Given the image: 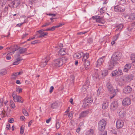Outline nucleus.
<instances>
[{
    "label": "nucleus",
    "mask_w": 135,
    "mask_h": 135,
    "mask_svg": "<svg viewBox=\"0 0 135 135\" xmlns=\"http://www.w3.org/2000/svg\"><path fill=\"white\" fill-rule=\"evenodd\" d=\"M102 87H100L98 90L97 93V95L98 96L100 94V93L102 92Z\"/></svg>",
    "instance_id": "obj_31"
},
{
    "label": "nucleus",
    "mask_w": 135,
    "mask_h": 135,
    "mask_svg": "<svg viewBox=\"0 0 135 135\" xmlns=\"http://www.w3.org/2000/svg\"><path fill=\"white\" fill-rule=\"evenodd\" d=\"M14 47V50H13V51H12L10 52V54H13L15 51H16L17 50L21 48L20 47H18L17 45H16V46H15Z\"/></svg>",
    "instance_id": "obj_28"
},
{
    "label": "nucleus",
    "mask_w": 135,
    "mask_h": 135,
    "mask_svg": "<svg viewBox=\"0 0 135 135\" xmlns=\"http://www.w3.org/2000/svg\"><path fill=\"white\" fill-rule=\"evenodd\" d=\"M87 32H78L77 33V34L78 35H83L84 34H85Z\"/></svg>",
    "instance_id": "obj_53"
},
{
    "label": "nucleus",
    "mask_w": 135,
    "mask_h": 135,
    "mask_svg": "<svg viewBox=\"0 0 135 135\" xmlns=\"http://www.w3.org/2000/svg\"><path fill=\"white\" fill-rule=\"evenodd\" d=\"M103 8L102 7L100 9V13L102 14L104 13L105 11L103 10Z\"/></svg>",
    "instance_id": "obj_49"
},
{
    "label": "nucleus",
    "mask_w": 135,
    "mask_h": 135,
    "mask_svg": "<svg viewBox=\"0 0 135 135\" xmlns=\"http://www.w3.org/2000/svg\"><path fill=\"white\" fill-rule=\"evenodd\" d=\"M48 15L52 17H55L56 16V14H51V13H49Z\"/></svg>",
    "instance_id": "obj_63"
},
{
    "label": "nucleus",
    "mask_w": 135,
    "mask_h": 135,
    "mask_svg": "<svg viewBox=\"0 0 135 135\" xmlns=\"http://www.w3.org/2000/svg\"><path fill=\"white\" fill-rule=\"evenodd\" d=\"M12 55L11 54H10V53H9L6 56V59L7 60H10L11 59V56H9L8 55Z\"/></svg>",
    "instance_id": "obj_44"
},
{
    "label": "nucleus",
    "mask_w": 135,
    "mask_h": 135,
    "mask_svg": "<svg viewBox=\"0 0 135 135\" xmlns=\"http://www.w3.org/2000/svg\"><path fill=\"white\" fill-rule=\"evenodd\" d=\"M123 78L124 79H126L127 82V80L131 81L133 79V76L132 74H131L126 76L125 77H124Z\"/></svg>",
    "instance_id": "obj_20"
},
{
    "label": "nucleus",
    "mask_w": 135,
    "mask_h": 135,
    "mask_svg": "<svg viewBox=\"0 0 135 135\" xmlns=\"http://www.w3.org/2000/svg\"><path fill=\"white\" fill-rule=\"evenodd\" d=\"M84 64L85 68L86 69H88V66L90 65V62L89 61L87 60L84 61Z\"/></svg>",
    "instance_id": "obj_25"
},
{
    "label": "nucleus",
    "mask_w": 135,
    "mask_h": 135,
    "mask_svg": "<svg viewBox=\"0 0 135 135\" xmlns=\"http://www.w3.org/2000/svg\"><path fill=\"white\" fill-rule=\"evenodd\" d=\"M68 55L67 56H65L60 58L61 60L62 64L65 63L67 61L68 59Z\"/></svg>",
    "instance_id": "obj_19"
},
{
    "label": "nucleus",
    "mask_w": 135,
    "mask_h": 135,
    "mask_svg": "<svg viewBox=\"0 0 135 135\" xmlns=\"http://www.w3.org/2000/svg\"><path fill=\"white\" fill-rule=\"evenodd\" d=\"M22 60V59H20L19 58H17L16 60V61L14 62L13 63V64L14 65H16L18 64L19 63V62L21 61Z\"/></svg>",
    "instance_id": "obj_26"
},
{
    "label": "nucleus",
    "mask_w": 135,
    "mask_h": 135,
    "mask_svg": "<svg viewBox=\"0 0 135 135\" xmlns=\"http://www.w3.org/2000/svg\"><path fill=\"white\" fill-rule=\"evenodd\" d=\"M45 31V30H43L42 29L38 31H37V32L39 33H41L42 32H43Z\"/></svg>",
    "instance_id": "obj_54"
},
{
    "label": "nucleus",
    "mask_w": 135,
    "mask_h": 135,
    "mask_svg": "<svg viewBox=\"0 0 135 135\" xmlns=\"http://www.w3.org/2000/svg\"><path fill=\"white\" fill-rule=\"evenodd\" d=\"M54 89V87L53 86H51L50 88V90L49 92L50 93H51L52 92L53 90Z\"/></svg>",
    "instance_id": "obj_51"
},
{
    "label": "nucleus",
    "mask_w": 135,
    "mask_h": 135,
    "mask_svg": "<svg viewBox=\"0 0 135 135\" xmlns=\"http://www.w3.org/2000/svg\"><path fill=\"white\" fill-rule=\"evenodd\" d=\"M119 115L121 118H123L125 116V114L122 112L120 111L119 113Z\"/></svg>",
    "instance_id": "obj_34"
},
{
    "label": "nucleus",
    "mask_w": 135,
    "mask_h": 135,
    "mask_svg": "<svg viewBox=\"0 0 135 135\" xmlns=\"http://www.w3.org/2000/svg\"><path fill=\"white\" fill-rule=\"evenodd\" d=\"M56 28H57L56 26H54L52 27L51 28H50L51 30L52 31H54Z\"/></svg>",
    "instance_id": "obj_57"
},
{
    "label": "nucleus",
    "mask_w": 135,
    "mask_h": 135,
    "mask_svg": "<svg viewBox=\"0 0 135 135\" xmlns=\"http://www.w3.org/2000/svg\"><path fill=\"white\" fill-rule=\"evenodd\" d=\"M121 53L119 52H117L114 53L111 57L112 60L114 62H116L119 60L122 56Z\"/></svg>",
    "instance_id": "obj_2"
},
{
    "label": "nucleus",
    "mask_w": 135,
    "mask_h": 135,
    "mask_svg": "<svg viewBox=\"0 0 135 135\" xmlns=\"http://www.w3.org/2000/svg\"><path fill=\"white\" fill-rule=\"evenodd\" d=\"M104 57H102L99 59L96 63V64L97 67L100 66L103 62L104 60L103 58Z\"/></svg>",
    "instance_id": "obj_12"
},
{
    "label": "nucleus",
    "mask_w": 135,
    "mask_h": 135,
    "mask_svg": "<svg viewBox=\"0 0 135 135\" xmlns=\"http://www.w3.org/2000/svg\"><path fill=\"white\" fill-rule=\"evenodd\" d=\"M131 103V100L129 98H127L124 99L122 101V104L123 106L129 105Z\"/></svg>",
    "instance_id": "obj_8"
},
{
    "label": "nucleus",
    "mask_w": 135,
    "mask_h": 135,
    "mask_svg": "<svg viewBox=\"0 0 135 135\" xmlns=\"http://www.w3.org/2000/svg\"><path fill=\"white\" fill-rule=\"evenodd\" d=\"M83 55V53L82 52H81L80 53H75L73 55V56L74 58L79 59Z\"/></svg>",
    "instance_id": "obj_14"
},
{
    "label": "nucleus",
    "mask_w": 135,
    "mask_h": 135,
    "mask_svg": "<svg viewBox=\"0 0 135 135\" xmlns=\"http://www.w3.org/2000/svg\"><path fill=\"white\" fill-rule=\"evenodd\" d=\"M132 91V88L129 86H128L125 87L123 90V92L125 93H130Z\"/></svg>",
    "instance_id": "obj_11"
},
{
    "label": "nucleus",
    "mask_w": 135,
    "mask_h": 135,
    "mask_svg": "<svg viewBox=\"0 0 135 135\" xmlns=\"http://www.w3.org/2000/svg\"><path fill=\"white\" fill-rule=\"evenodd\" d=\"M129 17L133 20L135 19V13H132L131 15Z\"/></svg>",
    "instance_id": "obj_37"
},
{
    "label": "nucleus",
    "mask_w": 135,
    "mask_h": 135,
    "mask_svg": "<svg viewBox=\"0 0 135 135\" xmlns=\"http://www.w3.org/2000/svg\"><path fill=\"white\" fill-rule=\"evenodd\" d=\"M97 74V73H95L93 75V77L94 78H95L96 79H97L98 78V76H95V75H96Z\"/></svg>",
    "instance_id": "obj_60"
},
{
    "label": "nucleus",
    "mask_w": 135,
    "mask_h": 135,
    "mask_svg": "<svg viewBox=\"0 0 135 135\" xmlns=\"http://www.w3.org/2000/svg\"><path fill=\"white\" fill-rule=\"evenodd\" d=\"M20 97V96H15V97H14L13 98L15 102H17V101H19V99H18Z\"/></svg>",
    "instance_id": "obj_35"
},
{
    "label": "nucleus",
    "mask_w": 135,
    "mask_h": 135,
    "mask_svg": "<svg viewBox=\"0 0 135 135\" xmlns=\"http://www.w3.org/2000/svg\"><path fill=\"white\" fill-rule=\"evenodd\" d=\"M118 71L117 70H115L114 71H113L112 73V76H114L116 75H117L118 74Z\"/></svg>",
    "instance_id": "obj_32"
},
{
    "label": "nucleus",
    "mask_w": 135,
    "mask_h": 135,
    "mask_svg": "<svg viewBox=\"0 0 135 135\" xmlns=\"http://www.w3.org/2000/svg\"><path fill=\"white\" fill-rule=\"evenodd\" d=\"M106 123V122L104 120L102 119L100 120L98 123V129L101 131H103L105 129Z\"/></svg>",
    "instance_id": "obj_3"
},
{
    "label": "nucleus",
    "mask_w": 135,
    "mask_h": 135,
    "mask_svg": "<svg viewBox=\"0 0 135 135\" xmlns=\"http://www.w3.org/2000/svg\"><path fill=\"white\" fill-rule=\"evenodd\" d=\"M106 86L109 94H112V95L110 96V99H112L117 94L119 90L117 89H114L112 85L109 82L107 83Z\"/></svg>",
    "instance_id": "obj_1"
},
{
    "label": "nucleus",
    "mask_w": 135,
    "mask_h": 135,
    "mask_svg": "<svg viewBox=\"0 0 135 135\" xmlns=\"http://www.w3.org/2000/svg\"><path fill=\"white\" fill-rule=\"evenodd\" d=\"M14 119L13 118H11L10 119H9L8 122L9 123H12L13 122Z\"/></svg>",
    "instance_id": "obj_52"
},
{
    "label": "nucleus",
    "mask_w": 135,
    "mask_h": 135,
    "mask_svg": "<svg viewBox=\"0 0 135 135\" xmlns=\"http://www.w3.org/2000/svg\"><path fill=\"white\" fill-rule=\"evenodd\" d=\"M17 73H13V74L12 75L11 78L12 79H15L16 78V76H17Z\"/></svg>",
    "instance_id": "obj_43"
},
{
    "label": "nucleus",
    "mask_w": 135,
    "mask_h": 135,
    "mask_svg": "<svg viewBox=\"0 0 135 135\" xmlns=\"http://www.w3.org/2000/svg\"><path fill=\"white\" fill-rule=\"evenodd\" d=\"M41 34L38 36L39 38H42L43 37L46 36L48 34L47 32H43L41 33H40Z\"/></svg>",
    "instance_id": "obj_29"
},
{
    "label": "nucleus",
    "mask_w": 135,
    "mask_h": 135,
    "mask_svg": "<svg viewBox=\"0 0 135 135\" xmlns=\"http://www.w3.org/2000/svg\"><path fill=\"white\" fill-rule=\"evenodd\" d=\"M25 22L21 23H18L16 25V26L17 27H20Z\"/></svg>",
    "instance_id": "obj_55"
},
{
    "label": "nucleus",
    "mask_w": 135,
    "mask_h": 135,
    "mask_svg": "<svg viewBox=\"0 0 135 135\" xmlns=\"http://www.w3.org/2000/svg\"><path fill=\"white\" fill-rule=\"evenodd\" d=\"M125 7L123 5L116 6L114 7V10L116 12H123L125 11Z\"/></svg>",
    "instance_id": "obj_5"
},
{
    "label": "nucleus",
    "mask_w": 135,
    "mask_h": 135,
    "mask_svg": "<svg viewBox=\"0 0 135 135\" xmlns=\"http://www.w3.org/2000/svg\"><path fill=\"white\" fill-rule=\"evenodd\" d=\"M101 135H107V132L106 131H105L103 132L101 134Z\"/></svg>",
    "instance_id": "obj_64"
},
{
    "label": "nucleus",
    "mask_w": 135,
    "mask_h": 135,
    "mask_svg": "<svg viewBox=\"0 0 135 135\" xmlns=\"http://www.w3.org/2000/svg\"><path fill=\"white\" fill-rule=\"evenodd\" d=\"M56 128L57 129H59L60 126V124L59 123V122H56Z\"/></svg>",
    "instance_id": "obj_46"
},
{
    "label": "nucleus",
    "mask_w": 135,
    "mask_h": 135,
    "mask_svg": "<svg viewBox=\"0 0 135 135\" xmlns=\"http://www.w3.org/2000/svg\"><path fill=\"white\" fill-rule=\"evenodd\" d=\"M27 49L26 48H20L19 50L18 53L21 54H24L26 52Z\"/></svg>",
    "instance_id": "obj_23"
},
{
    "label": "nucleus",
    "mask_w": 135,
    "mask_h": 135,
    "mask_svg": "<svg viewBox=\"0 0 135 135\" xmlns=\"http://www.w3.org/2000/svg\"><path fill=\"white\" fill-rule=\"evenodd\" d=\"M20 2L19 0H16L12 2L13 7L14 8H17L20 4Z\"/></svg>",
    "instance_id": "obj_15"
},
{
    "label": "nucleus",
    "mask_w": 135,
    "mask_h": 135,
    "mask_svg": "<svg viewBox=\"0 0 135 135\" xmlns=\"http://www.w3.org/2000/svg\"><path fill=\"white\" fill-rule=\"evenodd\" d=\"M98 18H100V16H93L92 17L94 19H95L96 20Z\"/></svg>",
    "instance_id": "obj_56"
},
{
    "label": "nucleus",
    "mask_w": 135,
    "mask_h": 135,
    "mask_svg": "<svg viewBox=\"0 0 135 135\" xmlns=\"http://www.w3.org/2000/svg\"><path fill=\"white\" fill-rule=\"evenodd\" d=\"M88 59V58L85 57V56H83V57L82 59V61H87V60H86Z\"/></svg>",
    "instance_id": "obj_58"
},
{
    "label": "nucleus",
    "mask_w": 135,
    "mask_h": 135,
    "mask_svg": "<svg viewBox=\"0 0 135 135\" xmlns=\"http://www.w3.org/2000/svg\"><path fill=\"white\" fill-rule=\"evenodd\" d=\"M131 59L133 61H135V55L132 54L131 55Z\"/></svg>",
    "instance_id": "obj_41"
},
{
    "label": "nucleus",
    "mask_w": 135,
    "mask_h": 135,
    "mask_svg": "<svg viewBox=\"0 0 135 135\" xmlns=\"http://www.w3.org/2000/svg\"><path fill=\"white\" fill-rule=\"evenodd\" d=\"M93 99L91 97L88 98L87 99H85L83 105V107L85 108L88 105L92 103L93 101Z\"/></svg>",
    "instance_id": "obj_6"
},
{
    "label": "nucleus",
    "mask_w": 135,
    "mask_h": 135,
    "mask_svg": "<svg viewBox=\"0 0 135 135\" xmlns=\"http://www.w3.org/2000/svg\"><path fill=\"white\" fill-rule=\"evenodd\" d=\"M126 79H125L123 78L121 79V80L119 81L118 83V84L120 86H122L125 83H126Z\"/></svg>",
    "instance_id": "obj_16"
},
{
    "label": "nucleus",
    "mask_w": 135,
    "mask_h": 135,
    "mask_svg": "<svg viewBox=\"0 0 135 135\" xmlns=\"http://www.w3.org/2000/svg\"><path fill=\"white\" fill-rule=\"evenodd\" d=\"M117 73L118 76L121 75L122 74V70L119 69L118 70V71Z\"/></svg>",
    "instance_id": "obj_45"
},
{
    "label": "nucleus",
    "mask_w": 135,
    "mask_h": 135,
    "mask_svg": "<svg viewBox=\"0 0 135 135\" xmlns=\"http://www.w3.org/2000/svg\"><path fill=\"white\" fill-rule=\"evenodd\" d=\"M109 102H104L102 105V107L104 109H106L108 106Z\"/></svg>",
    "instance_id": "obj_22"
},
{
    "label": "nucleus",
    "mask_w": 135,
    "mask_h": 135,
    "mask_svg": "<svg viewBox=\"0 0 135 135\" xmlns=\"http://www.w3.org/2000/svg\"><path fill=\"white\" fill-rule=\"evenodd\" d=\"M65 49H61L59 51V54L61 55H65L66 54L65 52Z\"/></svg>",
    "instance_id": "obj_21"
},
{
    "label": "nucleus",
    "mask_w": 135,
    "mask_h": 135,
    "mask_svg": "<svg viewBox=\"0 0 135 135\" xmlns=\"http://www.w3.org/2000/svg\"><path fill=\"white\" fill-rule=\"evenodd\" d=\"M18 99H19V101H17V102H19L22 103L23 102V101L22 100V98L20 96L19 98Z\"/></svg>",
    "instance_id": "obj_50"
},
{
    "label": "nucleus",
    "mask_w": 135,
    "mask_h": 135,
    "mask_svg": "<svg viewBox=\"0 0 135 135\" xmlns=\"http://www.w3.org/2000/svg\"><path fill=\"white\" fill-rule=\"evenodd\" d=\"M94 133V131L93 129H90L87 131V135H93Z\"/></svg>",
    "instance_id": "obj_27"
},
{
    "label": "nucleus",
    "mask_w": 135,
    "mask_h": 135,
    "mask_svg": "<svg viewBox=\"0 0 135 135\" xmlns=\"http://www.w3.org/2000/svg\"><path fill=\"white\" fill-rule=\"evenodd\" d=\"M88 43H91L93 42V39L91 38H89L88 40Z\"/></svg>",
    "instance_id": "obj_48"
},
{
    "label": "nucleus",
    "mask_w": 135,
    "mask_h": 135,
    "mask_svg": "<svg viewBox=\"0 0 135 135\" xmlns=\"http://www.w3.org/2000/svg\"><path fill=\"white\" fill-rule=\"evenodd\" d=\"M108 70H105L102 72V75L103 76H105L108 75Z\"/></svg>",
    "instance_id": "obj_30"
},
{
    "label": "nucleus",
    "mask_w": 135,
    "mask_h": 135,
    "mask_svg": "<svg viewBox=\"0 0 135 135\" xmlns=\"http://www.w3.org/2000/svg\"><path fill=\"white\" fill-rule=\"evenodd\" d=\"M58 102L56 101L51 104V108L53 109L57 108L58 106Z\"/></svg>",
    "instance_id": "obj_24"
},
{
    "label": "nucleus",
    "mask_w": 135,
    "mask_h": 135,
    "mask_svg": "<svg viewBox=\"0 0 135 135\" xmlns=\"http://www.w3.org/2000/svg\"><path fill=\"white\" fill-rule=\"evenodd\" d=\"M53 63L55 66L58 67H60L63 65L61 60L60 58L54 60L53 62Z\"/></svg>",
    "instance_id": "obj_7"
},
{
    "label": "nucleus",
    "mask_w": 135,
    "mask_h": 135,
    "mask_svg": "<svg viewBox=\"0 0 135 135\" xmlns=\"http://www.w3.org/2000/svg\"><path fill=\"white\" fill-rule=\"evenodd\" d=\"M7 73V71L6 70L3 69L0 71V74L2 75H4Z\"/></svg>",
    "instance_id": "obj_36"
},
{
    "label": "nucleus",
    "mask_w": 135,
    "mask_h": 135,
    "mask_svg": "<svg viewBox=\"0 0 135 135\" xmlns=\"http://www.w3.org/2000/svg\"><path fill=\"white\" fill-rule=\"evenodd\" d=\"M12 102H11V101H10V105H11V107L12 108H14L15 107V105L14 103L12 102Z\"/></svg>",
    "instance_id": "obj_42"
},
{
    "label": "nucleus",
    "mask_w": 135,
    "mask_h": 135,
    "mask_svg": "<svg viewBox=\"0 0 135 135\" xmlns=\"http://www.w3.org/2000/svg\"><path fill=\"white\" fill-rule=\"evenodd\" d=\"M131 68V64H127L124 66V68L123 70V71L125 72H127L128 70L130 69Z\"/></svg>",
    "instance_id": "obj_17"
},
{
    "label": "nucleus",
    "mask_w": 135,
    "mask_h": 135,
    "mask_svg": "<svg viewBox=\"0 0 135 135\" xmlns=\"http://www.w3.org/2000/svg\"><path fill=\"white\" fill-rule=\"evenodd\" d=\"M118 107L117 101H114L113 102L111 105V108L113 110L115 109Z\"/></svg>",
    "instance_id": "obj_10"
},
{
    "label": "nucleus",
    "mask_w": 135,
    "mask_h": 135,
    "mask_svg": "<svg viewBox=\"0 0 135 135\" xmlns=\"http://www.w3.org/2000/svg\"><path fill=\"white\" fill-rule=\"evenodd\" d=\"M3 99H0V106H2L3 104Z\"/></svg>",
    "instance_id": "obj_59"
},
{
    "label": "nucleus",
    "mask_w": 135,
    "mask_h": 135,
    "mask_svg": "<svg viewBox=\"0 0 135 135\" xmlns=\"http://www.w3.org/2000/svg\"><path fill=\"white\" fill-rule=\"evenodd\" d=\"M118 62H114L112 60L109 61L107 64V68L109 70H112L115 65H117Z\"/></svg>",
    "instance_id": "obj_4"
},
{
    "label": "nucleus",
    "mask_w": 135,
    "mask_h": 135,
    "mask_svg": "<svg viewBox=\"0 0 135 135\" xmlns=\"http://www.w3.org/2000/svg\"><path fill=\"white\" fill-rule=\"evenodd\" d=\"M22 112L23 113L25 116H27L28 115V113L27 112L26 110H25V109H22Z\"/></svg>",
    "instance_id": "obj_38"
},
{
    "label": "nucleus",
    "mask_w": 135,
    "mask_h": 135,
    "mask_svg": "<svg viewBox=\"0 0 135 135\" xmlns=\"http://www.w3.org/2000/svg\"><path fill=\"white\" fill-rule=\"evenodd\" d=\"M10 127V124L9 123L7 124V125H6V128L7 129V130H8V129H9V128Z\"/></svg>",
    "instance_id": "obj_61"
},
{
    "label": "nucleus",
    "mask_w": 135,
    "mask_h": 135,
    "mask_svg": "<svg viewBox=\"0 0 135 135\" xmlns=\"http://www.w3.org/2000/svg\"><path fill=\"white\" fill-rule=\"evenodd\" d=\"M123 25L122 24H120L119 25H118V26H117V28L116 29V30H121L123 28Z\"/></svg>",
    "instance_id": "obj_33"
},
{
    "label": "nucleus",
    "mask_w": 135,
    "mask_h": 135,
    "mask_svg": "<svg viewBox=\"0 0 135 135\" xmlns=\"http://www.w3.org/2000/svg\"><path fill=\"white\" fill-rule=\"evenodd\" d=\"M22 89L19 88H17L16 89V91L18 92L19 93H21L22 91Z\"/></svg>",
    "instance_id": "obj_39"
},
{
    "label": "nucleus",
    "mask_w": 135,
    "mask_h": 135,
    "mask_svg": "<svg viewBox=\"0 0 135 135\" xmlns=\"http://www.w3.org/2000/svg\"><path fill=\"white\" fill-rule=\"evenodd\" d=\"M38 40H36L32 42H31V44H32L34 45L38 43Z\"/></svg>",
    "instance_id": "obj_47"
},
{
    "label": "nucleus",
    "mask_w": 135,
    "mask_h": 135,
    "mask_svg": "<svg viewBox=\"0 0 135 135\" xmlns=\"http://www.w3.org/2000/svg\"><path fill=\"white\" fill-rule=\"evenodd\" d=\"M96 21L97 22L101 23L102 24H104L105 22L103 17H100V18H98L96 19Z\"/></svg>",
    "instance_id": "obj_18"
},
{
    "label": "nucleus",
    "mask_w": 135,
    "mask_h": 135,
    "mask_svg": "<svg viewBox=\"0 0 135 135\" xmlns=\"http://www.w3.org/2000/svg\"><path fill=\"white\" fill-rule=\"evenodd\" d=\"M89 112L88 111L86 110L80 113L79 115V118L80 119L82 118H83L86 116L88 114Z\"/></svg>",
    "instance_id": "obj_13"
},
{
    "label": "nucleus",
    "mask_w": 135,
    "mask_h": 135,
    "mask_svg": "<svg viewBox=\"0 0 135 135\" xmlns=\"http://www.w3.org/2000/svg\"><path fill=\"white\" fill-rule=\"evenodd\" d=\"M12 96L13 98H14V97H15V96H17L16 92H14L12 94Z\"/></svg>",
    "instance_id": "obj_62"
},
{
    "label": "nucleus",
    "mask_w": 135,
    "mask_h": 135,
    "mask_svg": "<svg viewBox=\"0 0 135 135\" xmlns=\"http://www.w3.org/2000/svg\"><path fill=\"white\" fill-rule=\"evenodd\" d=\"M116 127L118 129H120L123 127L124 125V122L121 120H118L116 122Z\"/></svg>",
    "instance_id": "obj_9"
},
{
    "label": "nucleus",
    "mask_w": 135,
    "mask_h": 135,
    "mask_svg": "<svg viewBox=\"0 0 135 135\" xmlns=\"http://www.w3.org/2000/svg\"><path fill=\"white\" fill-rule=\"evenodd\" d=\"M48 60H46L43 63V64H41V67H44L45 66L47 65V62Z\"/></svg>",
    "instance_id": "obj_40"
}]
</instances>
